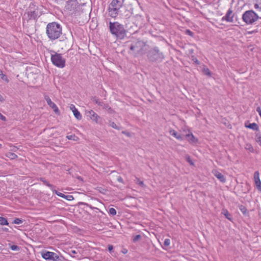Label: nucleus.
Returning <instances> with one entry per match:
<instances>
[{"label":"nucleus","mask_w":261,"mask_h":261,"mask_svg":"<svg viewBox=\"0 0 261 261\" xmlns=\"http://www.w3.org/2000/svg\"><path fill=\"white\" fill-rule=\"evenodd\" d=\"M124 1V0H112L108 9L109 16L114 18H116L118 15H121L126 18L129 17L131 13L128 10H125L124 15L121 13V9L123 8Z\"/></svg>","instance_id":"1"},{"label":"nucleus","mask_w":261,"mask_h":261,"mask_svg":"<svg viewBox=\"0 0 261 261\" xmlns=\"http://www.w3.org/2000/svg\"><path fill=\"white\" fill-rule=\"evenodd\" d=\"M46 33L50 40H56L60 37L62 34V27L60 24L53 22L47 24Z\"/></svg>","instance_id":"2"},{"label":"nucleus","mask_w":261,"mask_h":261,"mask_svg":"<svg viewBox=\"0 0 261 261\" xmlns=\"http://www.w3.org/2000/svg\"><path fill=\"white\" fill-rule=\"evenodd\" d=\"M109 29L110 33L117 38L123 39L126 36V31L123 25L118 21H110Z\"/></svg>","instance_id":"3"},{"label":"nucleus","mask_w":261,"mask_h":261,"mask_svg":"<svg viewBox=\"0 0 261 261\" xmlns=\"http://www.w3.org/2000/svg\"><path fill=\"white\" fill-rule=\"evenodd\" d=\"M147 59L149 62H161L164 59V55L160 51L158 47L150 48L147 52Z\"/></svg>","instance_id":"4"},{"label":"nucleus","mask_w":261,"mask_h":261,"mask_svg":"<svg viewBox=\"0 0 261 261\" xmlns=\"http://www.w3.org/2000/svg\"><path fill=\"white\" fill-rule=\"evenodd\" d=\"M259 18L258 15L253 10L245 11L242 15L243 20L247 24H252Z\"/></svg>","instance_id":"5"},{"label":"nucleus","mask_w":261,"mask_h":261,"mask_svg":"<svg viewBox=\"0 0 261 261\" xmlns=\"http://www.w3.org/2000/svg\"><path fill=\"white\" fill-rule=\"evenodd\" d=\"M51 61L55 66L59 68H63L65 66V59L60 54L55 53L51 55Z\"/></svg>","instance_id":"6"},{"label":"nucleus","mask_w":261,"mask_h":261,"mask_svg":"<svg viewBox=\"0 0 261 261\" xmlns=\"http://www.w3.org/2000/svg\"><path fill=\"white\" fill-rule=\"evenodd\" d=\"M186 139L192 144H195L198 141L197 138L195 137V136L189 130H183L181 134H180V139Z\"/></svg>","instance_id":"7"},{"label":"nucleus","mask_w":261,"mask_h":261,"mask_svg":"<svg viewBox=\"0 0 261 261\" xmlns=\"http://www.w3.org/2000/svg\"><path fill=\"white\" fill-rule=\"evenodd\" d=\"M42 257L48 261H59L60 259L57 254L49 251L43 252Z\"/></svg>","instance_id":"8"},{"label":"nucleus","mask_w":261,"mask_h":261,"mask_svg":"<svg viewBox=\"0 0 261 261\" xmlns=\"http://www.w3.org/2000/svg\"><path fill=\"white\" fill-rule=\"evenodd\" d=\"M38 17V11L30 10L25 12L23 16V19L29 21L31 19H36Z\"/></svg>","instance_id":"9"},{"label":"nucleus","mask_w":261,"mask_h":261,"mask_svg":"<svg viewBox=\"0 0 261 261\" xmlns=\"http://www.w3.org/2000/svg\"><path fill=\"white\" fill-rule=\"evenodd\" d=\"M86 114L92 120L95 121L96 123H100V117L93 110H86Z\"/></svg>","instance_id":"10"},{"label":"nucleus","mask_w":261,"mask_h":261,"mask_svg":"<svg viewBox=\"0 0 261 261\" xmlns=\"http://www.w3.org/2000/svg\"><path fill=\"white\" fill-rule=\"evenodd\" d=\"M44 99L46 100V102L47 103L48 105L53 109L54 111L56 114H59V110L58 109V107L57 105L53 102L50 98L47 95H44Z\"/></svg>","instance_id":"11"},{"label":"nucleus","mask_w":261,"mask_h":261,"mask_svg":"<svg viewBox=\"0 0 261 261\" xmlns=\"http://www.w3.org/2000/svg\"><path fill=\"white\" fill-rule=\"evenodd\" d=\"M233 17L234 14H233V12L231 9H229L227 11L225 15L222 18L221 20L222 21H226L228 22H233Z\"/></svg>","instance_id":"12"},{"label":"nucleus","mask_w":261,"mask_h":261,"mask_svg":"<svg viewBox=\"0 0 261 261\" xmlns=\"http://www.w3.org/2000/svg\"><path fill=\"white\" fill-rule=\"evenodd\" d=\"M254 180L257 190L261 192V181L259 179V173L258 171L254 172Z\"/></svg>","instance_id":"13"},{"label":"nucleus","mask_w":261,"mask_h":261,"mask_svg":"<svg viewBox=\"0 0 261 261\" xmlns=\"http://www.w3.org/2000/svg\"><path fill=\"white\" fill-rule=\"evenodd\" d=\"M143 45V42L140 41H138L136 42L134 44H132L129 47V49L132 51H134L136 53H139L140 50V48Z\"/></svg>","instance_id":"14"},{"label":"nucleus","mask_w":261,"mask_h":261,"mask_svg":"<svg viewBox=\"0 0 261 261\" xmlns=\"http://www.w3.org/2000/svg\"><path fill=\"white\" fill-rule=\"evenodd\" d=\"M182 50L184 53L188 56L192 55L194 52L193 47L190 44H186L182 47Z\"/></svg>","instance_id":"15"},{"label":"nucleus","mask_w":261,"mask_h":261,"mask_svg":"<svg viewBox=\"0 0 261 261\" xmlns=\"http://www.w3.org/2000/svg\"><path fill=\"white\" fill-rule=\"evenodd\" d=\"M213 173L220 181L222 182H225V178L222 173H221L217 170H214L213 171Z\"/></svg>","instance_id":"16"},{"label":"nucleus","mask_w":261,"mask_h":261,"mask_svg":"<svg viewBox=\"0 0 261 261\" xmlns=\"http://www.w3.org/2000/svg\"><path fill=\"white\" fill-rule=\"evenodd\" d=\"M93 101L98 105L102 107L103 109H107L109 108V105L108 104L105 103L102 101H100L98 99H97L95 97L93 98Z\"/></svg>","instance_id":"17"},{"label":"nucleus","mask_w":261,"mask_h":261,"mask_svg":"<svg viewBox=\"0 0 261 261\" xmlns=\"http://www.w3.org/2000/svg\"><path fill=\"white\" fill-rule=\"evenodd\" d=\"M254 8L258 12H261V0H254Z\"/></svg>","instance_id":"18"},{"label":"nucleus","mask_w":261,"mask_h":261,"mask_svg":"<svg viewBox=\"0 0 261 261\" xmlns=\"http://www.w3.org/2000/svg\"><path fill=\"white\" fill-rule=\"evenodd\" d=\"M245 126L254 130H257L258 129V125L255 123H250L249 125L245 124Z\"/></svg>","instance_id":"19"},{"label":"nucleus","mask_w":261,"mask_h":261,"mask_svg":"<svg viewBox=\"0 0 261 261\" xmlns=\"http://www.w3.org/2000/svg\"><path fill=\"white\" fill-rule=\"evenodd\" d=\"M40 180L43 182V184L47 187H48L50 189H53V188H54L55 187L49 184L46 180L44 178H40Z\"/></svg>","instance_id":"20"},{"label":"nucleus","mask_w":261,"mask_h":261,"mask_svg":"<svg viewBox=\"0 0 261 261\" xmlns=\"http://www.w3.org/2000/svg\"><path fill=\"white\" fill-rule=\"evenodd\" d=\"M73 113L74 114V117L77 119V120H81L82 118V115L81 113L79 112L77 109L74 110L73 111Z\"/></svg>","instance_id":"21"},{"label":"nucleus","mask_w":261,"mask_h":261,"mask_svg":"<svg viewBox=\"0 0 261 261\" xmlns=\"http://www.w3.org/2000/svg\"><path fill=\"white\" fill-rule=\"evenodd\" d=\"M222 214H223L227 219L231 220L230 214L227 210H223Z\"/></svg>","instance_id":"22"},{"label":"nucleus","mask_w":261,"mask_h":261,"mask_svg":"<svg viewBox=\"0 0 261 261\" xmlns=\"http://www.w3.org/2000/svg\"><path fill=\"white\" fill-rule=\"evenodd\" d=\"M169 133L171 136H174L175 138H176L177 139L179 138V136L178 135V133L175 130H174L173 129H171V130H170Z\"/></svg>","instance_id":"23"},{"label":"nucleus","mask_w":261,"mask_h":261,"mask_svg":"<svg viewBox=\"0 0 261 261\" xmlns=\"http://www.w3.org/2000/svg\"><path fill=\"white\" fill-rule=\"evenodd\" d=\"M0 223L2 225H8V222L7 219L2 217H0Z\"/></svg>","instance_id":"24"},{"label":"nucleus","mask_w":261,"mask_h":261,"mask_svg":"<svg viewBox=\"0 0 261 261\" xmlns=\"http://www.w3.org/2000/svg\"><path fill=\"white\" fill-rule=\"evenodd\" d=\"M0 76L3 80L7 82V83L9 82V80L8 79L7 76L3 73L2 70H0Z\"/></svg>","instance_id":"25"},{"label":"nucleus","mask_w":261,"mask_h":261,"mask_svg":"<svg viewBox=\"0 0 261 261\" xmlns=\"http://www.w3.org/2000/svg\"><path fill=\"white\" fill-rule=\"evenodd\" d=\"M51 190L53 191V193H55L58 196H59L62 198H64V197H65V195H64V194H63L62 193L59 192L58 191L56 190L54 188H53V189H51Z\"/></svg>","instance_id":"26"},{"label":"nucleus","mask_w":261,"mask_h":261,"mask_svg":"<svg viewBox=\"0 0 261 261\" xmlns=\"http://www.w3.org/2000/svg\"><path fill=\"white\" fill-rule=\"evenodd\" d=\"M66 138L68 140H72L74 141H77L78 139V137L76 136L75 135H68L66 136Z\"/></svg>","instance_id":"27"},{"label":"nucleus","mask_w":261,"mask_h":261,"mask_svg":"<svg viewBox=\"0 0 261 261\" xmlns=\"http://www.w3.org/2000/svg\"><path fill=\"white\" fill-rule=\"evenodd\" d=\"M135 181L137 184L139 185V186H141L142 187H144V184L143 183V181L140 180V179L139 178L136 177Z\"/></svg>","instance_id":"28"},{"label":"nucleus","mask_w":261,"mask_h":261,"mask_svg":"<svg viewBox=\"0 0 261 261\" xmlns=\"http://www.w3.org/2000/svg\"><path fill=\"white\" fill-rule=\"evenodd\" d=\"M185 158L186 159V160L191 165H192L193 166L194 165V163L192 161V160H191V158L190 157V156L189 155H186L185 156Z\"/></svg>","instance_id":"29"},{"label":"nucleus","mask_w":261,"mask_h":261,"mask_svg":"<svg viewBox=\"0 0 261 261\" xmlns=\"http://www.w3.org/2000/svg\"><path fill=\"white\" fill-rule=\"evenodd\" d=\"M109 213L112 216H115L116 215V211L115 208L112 207L109 209Z\"/></svg>","instance_id":"30"},{"label":"nucleus","mask_w":261,"mask_h":261,"mask_svg":"<svg viewBox=\"0 0 261 261\" xmlns=\"http://www.w3.org/2000/svg\"><path fill=\"white\" fill-rule=\"evenodd\" d=\"M10 248L14 251H18L19 250V247L16 245H10Z\"/></svg>","instance_id":"31"},{"label":"nucleus","mask_w":261,"mask_h":261,"mask_svg":"<svg viewBox=\"0 0 261 261\" xmlns=\"http://www.w3.org/2000/svg\"><path fill=\"white\" fill-rule=\"evenodd\" d=\"M203 73L207 75L211 76V72L207 68H204L203 69Z\"/></svg>","instance_id":"32"},{"label":"nucleus","mask_w":261,"mask_h":261,"mask_svg":"<svg viewBox=\"0 0 261 261\" xmlns=\"http://www.w3.org/2000/svg\"><path fill=\"white\" fill-rule=\"evenodd\" d=\"M141 238V236L140 234H137L133 237V241L134 242H136L140 240Z\"/></svg>","instance_id":"33"},{"label":"nucleus","mask_w":261,"mask_h":261,"mask_svg":"<svg viewBox=\"0 0 261 261\" xmlns=\"http://www.w3.org/2000/svg\"><path fill=\"white\" fill-rule=\"evenodd\" d=\"M22 220L19 218H16L14 220L13 223L16 224H20L22 223Z\"/></svg>","instance_id":"34"},{"label":"nucleus","mask_w":261,"mask_h":261,"mask_svg":"<svg viewBox=\"0 0 261 261\" xmlns=\"http://www.w3.org/2000/svg\"><path fill=\"white\" fill-rule=\"evenodd\" d=\"M110 125L114 128H115V129H119V128L118 127L117 125H116V124L115 123H114V122H110Z\"/></svg>","instance_id":"35"},{"label":"nucleus","mask_w":261,"mask_h":261,"mask_svg":"<svg viewBox=\"0 0 261 261\" xmlns=\"http://www.w3.org/2000/svg\"><path fill=\"white\" fill-rule=\"evenodd\" d=\"M9 154L10 155L8 156L11 158L12 159H14L17 157V155L13 153H9Z\"/></svg>","instance_id":"36"},{"label":"nucleus","mask_w":261,"mask_h":261,"mask_svg":"<svg viewBox=\"0 0 261 261\" xmlns=\"http://www.w3.org/2000/svg\"><path fill=\"white\" fill-rule=\"evenodd\" d=\"M246 149H248L251 152H253L254 150L253 147L250 144L247 145Z\"/></svg>","instance_id":"37"},{"label":"nucleus","mask_w":261,"mask_h":261,"mask_svg":"<svg viewBox=\"0 0 261 261\" xmlns=\"http://www.w3.org/2000/svg\"><path fill=\"white\" fill-rule=\"evenodd\" d=\"M170 241L169 239H165L164 242V245L166 246H168L170 245Z\"/></svg>","instance_id":"38"},{"label":"nucleus","mask_w":261,"mask_h":261,"mask_svg":"<svg viewBox=\"0 0 261 261\" xmlns=\"http://www.w3.org/2000/svg\"><path fill=\"white\" fill-rule=\"evenodd\" d=\"M64 199H66L68 200H71L73 199V197L72 195H65Z\"/></svg>","instance_id":"39"},{"label":"nucleus","mask_w":261,"mask_h":261,"mask_svg":"<svg viewBox=\"0 0 261 261\" xmlns=\"http://www.w3.org/2000/svg\"><path fill=\"white\" fill-rule=\"evenodd\" d=\"M184 31L185 32L186 34H188V35H189L190 36H192L193 35V33L190 30H186Z\"/></svg>","instance_id":"40"},{"label":"nucleus","mask_w":261,"mask_h":261,"mask_svg":"<svg viewBox=\"0 0 261 261\" xmlns=\"http://www.w3.org/2000/svg\"><path fill=\"white\" fill-rule=\"evenodd\" d=\"M0 119H1L3 121H6V118L5 116H4V115H3L1 113H0Z\"/></svg>","instance_id":"41"},{"label":"nucleus","mask_w":261,"mask_h":261,"mask_svg":"<svg viewBox=\"0 0 261 261\" xmlns=\"http://www.w3.org/2000/svg\"><path fill=\"white\" fill-rule=\"evenodd\" d=\"M192 60L194 62L196 63L197 64H199V61H198V60L196 58H195L193 56H192Z\"/></svg>","instance_id":"42"},{"label":"nucleus","mask_w":261,"mask_h":261,"mask_svg":"<svg viewBox=\"0 0 261 261\" xmlns=\"http://www.w3.org/2000/svg\"><path fill=\"white\" fill-rule=\"evenodd\" d=\"M240 210L241 211V212L243 213V214H245V213L247 211V210L246 208L243 206L242 207L240 208Z\"/></svg>","instance_id":"43"},{"label":"nucleus","mask_w":261,"mask_h":261,"mask_svg":"<svg viewBox=\"0 0 261 261\" xmlns=\"http://www.w3.org/2000/svg\"><path fill=\"white\" fill-rule=\"evenodd\" d=\"M70 109L71 110H72V112H73V111H74V110H76V108L73 105H70Z\"/></svg>","instance_id":"44"},{"label":"nucleus","mask_w":261,"mask_h":261,"mask_svg":"<svg viewBox=\"0 0 261 261\" xmlns=\"http://www.w3.org/2000/svg\"><path fill=\"white\" fill-rule=\"evenodd\" d=\"M256 111L258 112L259 115L261 117V109L260 107H257L256 109Z\"/></svg>","instance_id":"45"},{"label":"nucleus","mask_w":261,"mask_h":261,"mask_svg":"<svg viewBox=\"0 0 261 261\" xmlns=\"http://www.w3.org/2000/svg\"><path fill=\"white\" fill-rule=\"evenodd\" d=\"M113 246L112 245H108V250L109 251H111L113 250Z\"/></svg>","instance_id":"46"},{"label":"nucleus","mask_w":261,"mask_h":261,"mask_svg":"<svg viewBox=\"0 0 261 261\" xmlns=\"http://www.w3.org/2000/svg\"><path fill=\"white\" fill-rule=\"evenodd\" d=\"M122 133L125 135H126L128 137H129L130 136V134L129 133L127 132H126V131H123L122 132Z\"/></svg>","instance_id":"47"},{"label":"nucleus","mask_w":261,"mask_h":261,"mask_svg":"<svg viewBox=\"0 0 261 261\" xmlns=\"http://www.w3.org/2000/svg\"><path fill=\"white\" fill-rule=\"evenodd\" d=\"M83 204H85V205H86L87 206H89L90 208L91 209H94L95 208V207L92 206L91 205H89L87 203H83Z\"/></svg>","instance_id":"48"},{"label":"nucleus","mask_w":261,"mask_h":261,"mask_svg":"<svg viewBox=\"0 0 261 261\" xmlns=\"http://www.w3.org/2000/svg\"><path fill=\"white\" fill-rule=\"evenodd\" d=\"M118 181L120 182H123L122 178L121 177L119 176L118 178Z\"/></svg>","instance_id":"49"},{"label":"nucleus","mask_w":261,"mask_h":261,"mask_svg":"<svg viewBox=\"0 0 261 261\" xmlns=\"http://www.w3.org/2000/svg\"><path fill=\"white\" fill-rule=\"evenodd\" d=\"M122 252L123 253V254H126L127 253V250L126 249H123L122 251Z\"/></svg>","instance_id":"50"},{"label":"nucleus","mask_w":261,"mask_h":261,"mask_svg":"<svg viewBox=\"0 0 261 261\" xmlns=\"http://www.w3.org/2000/svg\"><path fill=\"white\" fill-rule=\"evenodd\" d=\"M72 253H73L75 254V253H76V251H75V250H72Z\"/></svg>","instance_id":"51"},{"label":"nucleus","mask_w":261,"mask_h":261,"mask_svg":"<svg viewBox=\"0 0 261 261\" xmlns=\"http://www.w3.org/2000/svg\"><path fill=\"white\" fill-rule=\"evenodd\" d=\"M2 144H0V148L2 147Z\"/></svg>","instance_id":"52"}]
</instances>
